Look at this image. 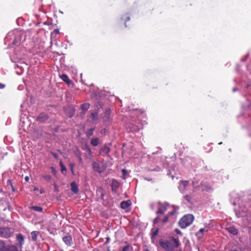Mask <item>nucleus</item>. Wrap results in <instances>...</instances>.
<instances>
[{"mask_svg":"<svg viewBox=\"0 0 251 251\" xmlns=\"http://www.w3.org/2000/svg\"><path fill=\"white\" fill-rule=\"evenodd\" d=\"M160 245L167 251H174L175 248L180 246V243L178 239L172 237L165 242H161Z\"/></svg>","mask_w":251,"mask_h":251,"instance_id":"f257e3e1","label":"nucleus"},{"mask_svg":"<svg viewBox=\"0 0 251 251\" xmlns=\"http://www.w3.org/2000/svg\"><path fill=\"white\" fill-rule=\"evenodd\" d=\"M194 220V216L191 214H187L182 217L179 222L181 228H185L192 224Z\"/></svg>","mask_w":251,"mask_h":251,"instance_id":"f03ea898","label":"nucleus"},{"mask_svg":"<svg viewBox=\"0 0 251 251\" xmlns=\"http://www.w3.org/2000/svg\"><path fill=\"white\" fill-rule=\"evenodd\" d=\"M14 234V229L9 227H0V237L8 238Z\"/></svg>","mask_w":251,"mask_h":251,"instance_id":"7ed1b4c3","label":"nucleus"},{"mask_svg":"<svg viewBox=\"0 0 251 251\" xmlns=\"http://www.w3.org/2000/svg\"><path fill=\"white\" fill-rule=\"evenodd\" d=\"M93 167L94 171L100 173L105 170L106 166L102 163L94 162L93 164Z\"/></svg>","mask_w":251,"mask_h":251,"instance_id":"20e7f679","label":"nucleus"},{"mask_svg":"<svg viewBox=\"0 0 251 251\" xmlns=\"http://www.w3.org/2000/svg\"><path fill=\"white\" fill-rule=\"evenodd\" d=\"M49 119V117L48 114L45 113H41L39 114V115L38 117H36V121L39 123H44Z\"/></svg>","mask_w":251,"mask_h":251,"instance_id":"39448f33","label":"nucleus"},{"mask_svg":"<svg viewBox=\"0 0 251 251\" xmlns=\"http://www.w3.org/2000/svg\"><path fill=\"white\" fill-rule=\"evenodd\" d=\"M62 240L65 244L68 247L71 246L73 245L72 237L69 233L63 236Z\"/></svg>","mask_w":251,"mask_h":251,"instance_id":"423d86ee","label":"nucleus"},{"mask_svg":"<svg viewBox=\"0 0 251 251\" xmlns=\"http://www.w3.org/2000/svg\"><path fill=\"white\" fill-rule=\"evenodd\" d=\"M16 241L18 242V246L22 248L23 246L24 245L25 237L21 233L17 234L16 235Z\"/></svg>","mask_w":251,"mask_h":251,"instance_id":"0eeeda50","label":"nucleus"},{"mask_svg":"<svg viewBox=\"0 0 251 251\" xmlns=\"http://www.w3.org/2000/svg\"><path fill=\"white\" fill-rule=\"evenodd\" d=\"M110 151V148L109 147L105 145L101 147L100 151V155L101 156H108L109 157L108 153Z\"/></svg>","mask_w":251,"mask_h":251,"instance_id":"6e6552de","label":"nucleus"},{"mask_svg":"<svg viewBox=\"0 0 251 251\" xmlns=\"http://www.w3.org/2000/svg\"><path fill=\"white\" fill-rule=\"evenodd\" d=\"M167 210V205L165 204H161L158 208L156 214H163Z\"/></svg>","mask_w":251,"mask_h":251,"instance_id":"1a4fd4ad","label":"nucleus"},{"mask_svg":"<svg viewBox=\"0 0 251 251\" xmlns=\"http://www.w3.org/2000/svg\"><path fill=\"white\" fill-rule=\"evenodd\" d=\"M120 186V183L116 180H113L111 183V189L113 192H116Z\"/></svg>","mask_w":251,"mask_h":251,"instance_id":"9d476101","label":"nucleus"},{"mask_svg":"<svg viewBox=\"0 0 251 251\" xmlns=\"http://www.w3.org/2000/svg\"><path fill=\"white\" fill-rule=\"evenodd\" d=\"M111 115V110L110 109H107L105 110L104 116L103 119L105 121H108L110 120Z\"/></svg>","mask_w":251,"mask_h":251,"instance_id":"9b49d317","label":"nucleus"},{"mask_svg":"<svg viewBox=\"0 0 251 251\" xmlns=\"http://www.w3.org/2000/svg\"><path fill=\"white\" fill-rule=\"evenodd\" d=\"M131 204V202L130 201H123L121 202L120 206L121 208L123 209H126Z\"/></svg>","mask_w":251,"mask_h":251,"instance_id":"f8f14e48","label":"nucleus"},{"mask_svg":"<svg viewBox=\"0 0 251 251\" xmlns=\"http://www.w3.org/2000/svg\"><path fill=\"white\" fill-rule=\"evenodd\" d=\"M71 190L75 194H77L78 192V186L75 181H73L71 183Z\"/></svg>","mask_w":251,"mask_h":251,"instance_id":"ddd939ff","label":"nucleus"},{"mask_svg":"<svg viewBox=\"0 0 251 251\" xmlns=\"http://www.w3.org/2000/svg\"><path fill=\"white\" fill-rule=\"evenodd\" d=\"M5 251H18V247L13 245H7L5 248Z\"/></svg>","mask_w":251,"mask_h":251,"instance_id":"4468645a","label":"nucleus"},{"mask_svg":"<svg viewBox=\"0 0 251 251\" xmlns=\"http://www.w3.org/2000/svg\"><path fill=\"white\" fill-rule=\"evenodd\" d=\"M60 78L65 82L67 84L69 85L72 83V81L69 79L68 76L66 74H63L60 76Z\"/></svg>","mask_w":251,"mask_h":251,"instance_id":"2eb2a0df","label":"nucleus"},{"mask_svg":"<svg viewBox=\"0 0 251 251\" xmlns=\"http://www.w3.org/2000/svg\"><path fill=\"white\" fill-rule=\"evenodd\" d=\"M227 230L233 235H236L238 233V230L233 226H229L226 228Z\"/></svg>","mask_w":251,"mask_h":251,"instance_id":"dca6fc26","label":"nucleus"},{"mask_svg":"<svg viewBox=\"0 0 251 251\" xmlns=\"http://www.w3.org/2000/svg\"><path fill=\"white\" fill-rule=\"evenodd\" d=\"M39 234V232L37 231H33L31 233L32 240L33 241H36L37 239V236Z\"/></svg>","mask_w":251,"mask_h":251,"instance_id":"f3484780","label":"nucleus"},{"mask_svg":"<svg viewBox=\"0 0 251 251\" xmlns=\"http://www.w3.org/2000/svg\"><path fill=\"white\" fill-rule=\"evenodd\" d=\"M208 230L204 228H201L199 231L197 232V235L198 236V238H202L203 237L202 233L204 232H207Z\"/></svg>","mask_w":251,"mask_h":251,"instance_id":"a211bd4d","label":"nucleus"},{"mask_svg":"<svg viewBox=\"0 0 251 251\" xmlns=\"http://www.w3.org/2000/svg\"><path fill=\"white\" fill-rule=\"evenodd\" d=\"M8 155V151L4 149L0 148V156L3 157Z\"/></svg>","mask_w":251,"mask_h":251,"instance_id":"6ab92c4d","label":"nucleus"},{"mask_svg":"<svg viewBox=\"0 0 251 251\" xmlns=\"http://www.w3.org/2000/svg\"><path fill=\"white\" fill-rule=\"evenodd\" d=\"M91 144L94 146H97L99 144V139L98 138H94L91 139Z\"/></svg>","mask_w":251,"mask_h":251,"instance_id":"aec40b11","label":"nucleus"},{"mask_svg":"<svg viewBox=\"0 0 251 251\" xmlns=\"http://www.w3.org/2000/svg\"><path fill=\"white\" fill-rule=\"evenodd\" d=\"M90 107V104L88 103H85L81 105V109L83 111H87Z\"/></svg>","mask_w":251,"mask_h":251,"instance_id":"412c9836","label":"nucleus"},{"mask_svg":"<svg viewBox=\"0 0 251 251\" xmlns=\"http://www.w3.org/2000/svg\"><path fill=\"white\" fill-rule=\"evenodd\" d=\"M121 19H122V20L124 21L125 26L126 27V22L129 21L130 20L129 16H128L127 14L125 16H123L122 17Z\"/></svg>","mask_w":251,"mask_h":251,"instance_id":"4be33fe9","label":"nucleus"},{"mask_svg":"<svg viewBox=\"0 0 251 251\" xmlns=\"http://www.w3.org/2000/svg\"><path fill=\"white\" fill-rule=\"evenodd\" d=\"M30 208L38 212H42L43 211V208L40 206H33L30 207Z\"/></svg>","mask_w":251,"mask_h":251,"instance_id":"5701e85b","label":"nucleus"},{"mask_svg":"<svg viewBox=\"0 0 251 251\" xmlns=\"http://www.w3.org/2000/svg\"><path fill=\"white\" fill-rule=\"evenodd\" d=\"M60 165L61 166V171L62 174H65L66 173V169L65 166H64L61 161H60Z\"/></svg>","mask_w":251,"mask_h":251,"instance_id":"b1692460","label":"nucleus"},{"mask_svg":"<svg viewBox=\"0 0 251 251\" xmlns=\"http://www.w3.org/2000/svg\"><path fill=\"white\" fill-rule=\"evenodd\" d=\"M132 248L129 245H126L123 248L121 251H131Z\"/></svg>","mask_w":251,"mask_h":251,"instance_id":"393cba45","label":"nucleus"},{"mask_svg":"<svg viewBox=\"0 0 251 251\" xmlns=\"http://www.w3.org/2000/svg\"><path fill=\"white\" fill-rule=\"evenodd\" d=\"M94 130V128H90L86 133V135L87 137H90L92 135L93 133V131Z\"/></svg>","mask_w":251,"mask_h":251,"instance_id":"a878e982","label":"nucleus"},{"mask_svg":"<svg viewBox=\"0 0 251 251\" xmlns=\"http://www.w3.org/2000/svg\"><path fill=\"white\" fill-rule=\"evenodd\" d=\"M181 184L183 186L184 188H185L188 183V181L187 180H181L180 181Z\"/></svg>","mask_w":251,"mask_h":251,"instance_id":"bb28decb","label":"nucleus"},{"mask_svg":"<svg viewBox=\"0 0 251 251\" xmlns=\"http://www.w3.org/2000/svg\"><path fill=\"white\" fill-rule=\"evenodd\" d=\"M158 229H156L154 231H152V238H154L158 234Z\"/></svg>","mask_w":251,"mask_h":251,"instance_id":"cd10ccee","label":"nucleus"},{"mask_svg":"<svg viewBox=\"0 0 251 251\" xmlns=\"http://www.w3.org/2000/svg\"><path fill=\"white\" fill-rule=\"evenodd\" d=\"M169 220V215L166 216L163 219L161 220V222L163 224L166 223Z\"/></svg>","mask_w":251,"mask_h":251,"instance_id":"c85d7f7f","label":"nucleus"},{"mask_svg":"<svg viewBox=\"0 0 251 251\" xmlns=\"http://www.w3.org/2000/svg\"><path fill=\"white\" fill-rule=\"evenodd\" d=\"M43 177L44 178L45 180L49 181L51 179V176L50 175H44L43 176Z\"/></svg>","mask_w":251,"mask_h":251,"instance_id":"c756f323","label":"nucleus"},{"mask_svg":"<svg viewBox=\"0 0 251 251\" xmlns=\"http://www.w3.org/2000/svg\"><path fill=\"white\" fill-rule=\"evenodd\" d=\"M59 33V30L58 29H54L53 32L51 33V36L53 35H56Z\"/></svg>","mask_w":251,"mask_h":251,"instance_id":"7c9ffc66","label":"nucleus"},{"mask_svg":"<svg viewBox=\"0 0 251 251\" xmlns=\"http://www.w3.org/2000/svg\"><path fill=\"white\" fill-rule=\"evenodd\" d=\"M161 220L159 216L155 218L153 220V223L154 224H157L158 223V222Z\"/></svg>","mask_w":251,"mask_h":251,"instance_id":"2f4dec72","label":"nucleus"},{"mask_svg":"<svg viewBox=\"0 0 251 251\" xmlns=\"http://www.w3.org/2000/svg\"><path fill=\"white\" fill-rule=\"evenodd\" d=\"M91 115L93 120H95L97 117V114L96 113H92Z\"/></svg>","mask_w":251,"mask_h":251,"instance_id":"473e14b6","label":"nucleus"},{"mask_svg":"<svg viewBox=\"0 0 251 251\" xmlns=\"http://www.w3.org/2000/svg\"><path fill=\"white\" fill-rule=\"evenodd\" d=\"M19 43V40L17 39H14V41L12 42L13 45H17Z\"/></svg>","mask_w":251,"mask_h":251,"instance_id":"72a5a7b5","label":"nucleus"},{"mask_svg":"<svg viewBox=\"0 0 251 251\" xmlns=\"http://www.w3.org/2000/svg\"><path fill=\"white\" fill-rule=\"evenodd\" d=\"M4 245H5V244H4V242L3 241H0V251L4 247Z\"/></svg>","mask_w":251,"mask_h":251,"instance_id":"f704fd0d","label":"nucleus"},{"mask_svg":"<svg viewBox=\"0 0 251 251\" xmlns=\"http://www.w3.org/2000/svg\"><path fill=\"white\" fill-rule=\"evenodd\" d=\"M185 199L188 201H190L191 198L189 195H186L185 196Z\"/></svg>","mask_w":251,"mask_h":251,"instance_id":"c9c22d12","label":"nucleus"},{"mask_svg":"<svg viewBox=\"0 0 251 251\" xmlns=\"http://www.w3.org/2000/svg\"><path fill=\"white\" fill-rule=\"evenodd\" d=\"M5 87V85L4 84L1 83L0 82V89H4Z\"/></svg>","mask_w":251,"mask_h":251,"instance_id":"e433bc0d","label":"nucleus"},{"mask_svg":"<svg viewBox=\"0 0 251 251\" xmlns=\"http://www.w3.org/2000/svg\"><path fill=\"white\" fill-rule=\"evenodd\" d=\"M122 172L124 176H126L127 174V171L126 169H123Z\"/></svg>","mask_w":251,"mask_h":251,"instance_id":"4c0bfd02","label":"nucleus"},{"mask_svg":"<svg viewBox=\"0 0 251 251\" xmlns=\"http://www.w3.org/2000/svg\"><path fill=\"white\" fill-rule=\"evenodd\" d=\"M50 169L51 170V173L52 174H53L54 175H55L56 174V172L55 169L53 167H51Z\"/></svg>","mask_w":251,"mask_h":251,"instance_id":"58836bf2","label":"nucleus"},{"mask_svg":"<svg viewBox=\"0 0 251 251\" xmlns=\"http://www.w3.org/2000/svg\"><path fill=\"white\" fill-rule=\"evenodd\" d=\"M175 210H173L171 212H169L168 215H169V217L170 216L173 215L175 214Z\"/></svg>","mask_w":251,"mask_h":251,"instance_id":"ea45409f","label":"nucleus"},{"mask_svg":"<svg viewBox=\"0 0 251 251\" xmlns=\"http://www.w3.org/2000/svg\"><path fill=\"white\" fill-rule=\"evenodd\" d=\"M74 165H71V171L72 172V173H73V167H74Z\"/></svg>","mask_w":251,"mask_h":251,"instance_id":"a19ab883","label":"nucleus"},{"mask_svg":"<svg viewBox=\"0 0 251 251\" xmlns=\"http://www.w3.org/2000/svg\"><path fill=\"white\" fill-rule=\"evenodd\" d=\"M29 177L28 176H25V180L26 181H28V180H29Z\"/></svg>","mask_w":251,"mask_h":251,"instance_id":"79ce46f5","label":"nucleus"},{"mask_svg":"<svg viewBox=\"0 0 251 251\" xmlns=\"http://www.w3.org/2000/svg\"><path fill=\"white\" fill-rule=\"evenodd\" d=\"M106 243H108L110 240V238L109 237L106 238Z\"/></svg>","mask_w":251,"mask_h":251,"instance_id":"37998d69","label":"nucleus"},{"mask_svg":"<svg viewBox=\"0 0 251 251\" xmlns=\"http://www.w3.org/2000/svg\"><path fill=\"white\" fill-rule=\"evenodd\" d=\"M38 190V188H36V187H35V188H34V191H36V190Z\"/></svg>","mask_w":251,"mask_h":251,"instance_id":"c03bdc74","label":"nucleus"},{"mask_svg":"<svg viewBox=\"0 0 251 251\" xmlns=\"http://www.w3.org/2000/svg\"><path fill=\"white\" fill-rule=\"evenodd\" d=\"M176 231L177 232V233H180V231L178 230H176Z\"/></svg>","mask_w":251,"mask_h":251,"instance_id":"a18cd8bd","label":"nucleus"},{"mask_svg":"<svg viewBox=\"0 0 251 251\" xmlns=\"http://www.w3.org/2000/svg\"><path fill=\"white\" fill-rule=\"evenodd\" d=\"M145 251H150L149 249H146L145 250Z\"/></svg>","mask_w":251,"mask_h":251,"instance_id":"49530a36","label":"nucleus"},{"mask_svg":"<svg viewBox=\"0 0 251 251\" xmlns=\"http://www.w3.org/2000/svg\"><path fill=\"white\" fill-rule=\"evenodd\" d=\"M43 193V191H42V190L40 191V193L41 194H42Z\"/></svg>","mask_w":251,"mask_h":251,"instance_id":"de8ad7c7","label":"nucleus"},{"mask_svg":"<svg viewBox=\"0 0 251 251\" xmlns=\"http://www.w3.org/2000/svg\"><path fill=\"white\" fill-rule=\"evenodd\" d=\"M73 115L69 116L70 117H72Z\"/></svg>","mask_w":251,"mask_h":251,"instance_id":"09e8293b","label":"nucleus"}]
</instances>
